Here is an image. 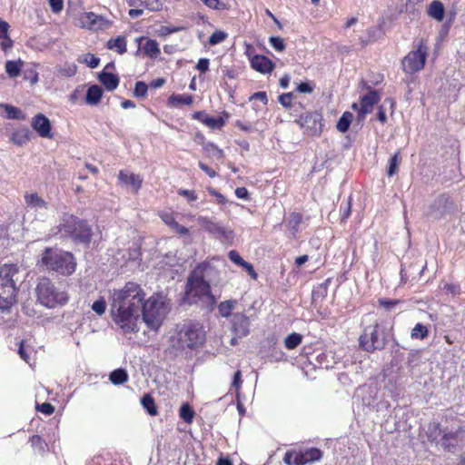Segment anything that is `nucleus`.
<instances>
[{
	"mask_svg": "<svg viewBox=\"0 0 465 465\" xmlns=\"http://www.w3.org/2000/svg\"><path fill=\"white\" fill-rule=\"evenodd\" d=\"M193 103V97L189 94H173L169 96L167 104L169 106L191 105Z\"/></svg>",
	"mask_w": 465,
	"mask_h": 465,
	"instance_id": "obj_22",
	"label": "nucleus"
},
{
	"mask_svg": "<svg viewBox=\"0 0 465 465\" xmlns=\"http://www.w3.org/2000/svg\"><path fill=\"white\" fill-rule=\"evenodd\" d=\"M9 25L5 21H0V39H8Z\"/></svg>",
	"mask_w": 465,
	"mask_h": 465,
	"instance_id": "obj_64",
	"label": "nucleus"
},
{
	"mask_svg": "<svg viewBox=\"0 0 465 465\" xmlns=\"http://www.w3.org/2000/svg\"><path fill=\"white\" fill-rule=\"evenodd\" d=\"M32 128L42 138L53 139L52 124L50 120L42 113L35 114L31 121Z\"/></svg>",
	"mask_w": 465,
	"mask_h": 465,
	"instance_id": "obj_15",
	"label": "nucleus"
},
{
	"mask_svg": "<svg viewBox=\"0 0 465 465\" xmlns=\"http://www.w3.org/2000/svg\"><path fill=\"white\" fill-rule=\"evenodd\" d=\"M23 62L8 60L5 63V72L10 77H17L21 74Z\"/></svg>",
	"mask_w": 465,
	"mask_h": 465,
	"instance_id": "obj_40",
	"label": "nucleus"
},
{
	"mask_svg": "<svg viewBox=\"0 0 465 465\" xmlns=\"http://www.w3.org/2000/svg\"><path fill=\"white\" fill-rule=\"evenodd\" d=\"M18 354L25 362L30 363V356L25 348V341H21L19 343Z\"/></svg>",
	"mask_w": 465,
	"mask_h": 465,
	"instance_id": "obj_60",
	"label": "nucleus"
},
{
	"mask_svg": "<svg viewBox=\"0 0 465 465\" xmlns=\"http://www.w3.org/2000/svg\"><path fill=\"white\" fill-rule=\"evenodd\" d=\"M35 291L40 303L47 308L64 306L69 301L68 293L57 288L47 277L39 280Z\"/></svg>",
	"mask_w": 465,
	"mask_h": 465,
	"instance_id": "obj_6",
	"label": "nucleus"
},
{
	"mask_svg": "<svg viewBox=\"0 0 465 465\" xmlns=\"http://www.w3.org/2000/svg\"><path fill=\"white\" fill-rule=\"evenodd\" d=\"M237 304L236 300H227L224 302H221L218 305V312L220 315L223 318H228L230 316L232 317V311L234 310Z\"/></svg>",
	"mask_w": 465,
	"mask_h": 465,
	"instance_id": "obj_31",
	"label": "nucleus"
},
{
	"mask_svg": "<svg viewBox=\"0 0 465 465\" xmlns=\"http://www.w3.org/2000/svg\"><path fill=\"white\" fill-rule=\"evenodd\" d=\"M148 86L144 82L139 81L135 84L134 94L137 97H144L147 94Z\"/></svg>",
	"mask_w": 465,
	"mask_h": 465,
	"instance_id": "obj_49",
	"label": "nucleus"
},
{
	"mask_svg": "<svg viewBox=\"0 0 465 465\" xmlns=\"http://www.w3.org/2000/svg\"><path fill=\"white\" fill-rule=\"evenodd\" d=\"M427 14L438 22H441L444 18L445 8L440 0H433L428 6Z\"/></svg>",
	"mask_w": 465,
	"mask_h": 465,
	"instance_id": "obj_23",
	"label": "nucleus"
},
{
	"mask_svg": "<svg viewBox=\"0 0 465 465\" xmlns=\"http://www.w3.org/2000/svg\"><path fill=\"white\" fill-rule=\"evenodd\" d=\"M118 179L125 185H130L134 193H138L143 184V179L139 174L121 170L118 173Z\"/></svg>",
	"mask_w": 465,
	"mask_h": 465,
	"instance_id": "obj_19",
	"label": "nucleus"
},
{
	"mask_svg": "<svg viewBox=\"0 0 465 465\" xmlns=\"http://www.w3.org/2000/svg\"><path fill=\"white\" fill-rule=\"evenodd\" d=\"M229 116L230 114L226 112H223V115L218 117L210 116L208 114L203 117V124L211 129H222L225 125Z\"/></svg>",
	"mask_w": 465,
	"mask_h": 465,
	"instance_id": "obj_24",
	"label": "nucleus"
},
{
	"mask_svg": "<svg viewBox=\"0 0 465 465\" xmlns=\"http://www.w3.org/2000/svg\"><path fill=\"white\" fill-rule=\"evenodd\" d=\"M378 302H379L380 306H381L384 309L389 311L391 308H393L394 306L400 304L401 301L397 300V299L391 300V299H387V298H381L378 300Z\"/></svg>",
	"mask_w": 465,
	"mask_h": 465,
	"instance_id": "obj_50",
	"label": "nucleus"
},
{
	"mask_svg": "<svg viewBox=\"0 0 465 465\" xmlns=\"http://www.w3.org/2000/svg\"><path fill=\"white\" fill-rule=\"evenodd\" d=\"M99 81L108 91L116 89L119 84V77L107 72H103L99 74Z\"/></svg>",
	"mask_w": 465,
	"mask_h": 465,
	"instance_id": "obj_25",
	"label": "nucleus"
},
{
	"mask_svg": "<svg viewBox=\"0 0 465 465\" xmlns=\"http://www.w3.org/2000/svg\"><path fill=\"white\" fill-rule=\"evenodd\" d=\"M327 295V286L325 284H320L317 287L313 288L312 292V304L315 303L318 300L322 301Z\"/></svg>",
	"mask_w": 465,
	"mask_h": 465,
	"instance_id": "obj_43",
	"label": "nucleus"
},
{
	"mask_svg": "<svg viewBox=\"0 0 465 465\" xmlns=\"http://www.w3.org/2000/svg\"><path fill=\"white\" fill-rule=\"evenodd\" d=\"M106 46L110 50H115L119 54H124L127 51V42L124 36L109 39Z\"/></svg>",
	"mask_w": 465,
	"mask_h": 465,
	"instance_id": "obj_28",
	"label": "nucleus"
},
{
	"mask_svg": "<svg viewBox=\"0 0 465 465\" xmlns=\"http://www.w3.org/2000/svg\"><path fill=\"white\" fill-rule=\"evenodd\" d=\"M38 411L47 416L52 415L54 412V407L49 402H44L36 406Z\"/></svg>",
	"mask_w": 465,
	"mask_h": 465,
	"instance_id": "obj_52",
	"label": "nucleus"
},
{
	"mask_svg": "<svg viewBox=\"0 0 465 465\" xmlns=\"http://www.w3.org/2000/svg\"><path fill=\"white\" fill-rule=\"evenodd\" d=\"M91 68H96L99 65L100 59L92 54H87L84 60Z\"/></svg>",
	"mask_w": 465,
	"mask_h": 465,
	"instance_id": "obj_58",
	"label": "nucleus"
},
{
	"mask_svg": "<svg viewBox=\"0 0 465 465\" xmlns=\"http://www.w3.org/2000/svg\"><path fill=\"white\" fill-rule=\"evenodd\" d=\"M92 310L95 312L98 315H103L106 310V302L101 297L99 300L95 301L92 304Z\"/></svg>",
	"mask_w": 465,
	"mask_h": 465,
	"instance_id": "obj_46",
	"label": "nucleus"
},
{
	"mask_svg": "<svg viewBox=\"0 0 465 465\" xmlns=\"http://www.w3.org/2000/svg\"><path fill=\"white\" fill-rule=\"evenodd\" d=\"M227 36L228 35L225 32L217 30L211 35L208 42L211 45H215L223 42Z\"/></svg>",
	"mask_w": 465,
	"mask_h": 465,
	"instance_id": "obj_44",
	"label": "nucleus"
},
{
	"mask_svg": "<svg viewBox=\"0 0 465 465\" xmlns=\"http://www.w3.org/2000/svg\"><path fill=\"white\" fill-rule=\"evenodd\" d=\"M386 343L385 331L377 320L365 326L359 338L360 347L367 352L381 351L385 347Z\"/></svg>",
	"mask_w": 465,
	"mask_h": 465,
	"instance_id": "obj_8",
	"label": "nucleus"
},
{
	"mask_svg": "<svg viewBox=\"0 0 465 465\" xmlns=\"http://www.w3.org/2000/svg\"><path fill=\"white\" fill-rule=\"evenodd\" d=\"M242 267L246 271L252 279L257 280L258 273L254 270V267L252 263L245 262Z\"/></svg>",
	"mask_w": 465,
	"mask_h": 465,
	"instance_id": "obj_61",
	"label": "nucleus"
},
{
	"mask_svg": "<svg viewBox=\"0 0 465 465\" xmlns=\"http://www.w3.org/2000/svg\"><path fill=\"white\" fill-rule=\"evenodd\" d=\"M293 93H285L279 96V103L285 108L289 109L292 106Z\"/></svg>",
	"mask_w": 465,
	"mask_h": 465,
	"instance_id": "obj_47",
	"label": "nucleus"
},
{
	"mask_svg": "<svg viewBox=\"0 0 465 465\" xmlns=\"http://www.w3.org/2000/svg\"><path fill=\"white\" fill-rule=\"evenodd\" d=\"M1 108H4L5 112L6 113V118L10 120H25L26 115L25 114L19 109L18 107H15L11 104H1Z\"/></svg>",
	"mask_w": 465,
	"mask_h": 465,
	"instance_id": "obj_29",
	"label": "nucleus"
},
{
	"mask_svg": "<svg viewBox=\"0 0 465 465\" xmlns=\"http://www.w3.org/2000/svg\"><path fill=\"white\" fill-rule=\"evenodd\" d=\"M57 229L62 236L70 238L75 243H81L86 247L91 243L93 230L86 220L65 213L61 217Z\"/></svg>",
	"mask_w": 465,
	"mask_h": 465,
	"instance_id": "obj_4",
	"label": "nucleus"
},
{
	"mask_svg": "<svg viewBox=\"0 0 465 465\" xmlns=\"http://www.w3.org/2000/svg\"><path fill=\"white\" fill-rule=\"evenodd\" d=\"M207 192L216 197V203L220 205H223L226 203V198L224 197L223 194H222L220 192H218L217 190H215L214 188L213 187H208L207 188Z\"/></svg>",
	"mask_w": 465,
	"mask_h": 465,
	"instance_id": "obj_53",
	"label": "nucleus"
},
{
	"mask_svg": "<svg viewBox=\"0 0 465 465\" xmlns=\"http://www.w3.org/2000/svg\"><path fill=\"white\" fill-rule=\"evenodd\" d=\"M145 297L144 289L135 282H127L124 287L113 291L110 314L113 322L124 333L138 332L140 310Z\"/></svg>",
	"mask_w": 465,
	"mask_h": 465,
	"instance_id": "obj_1",
	"label": "nucleus"
},
{
	"mask_svg": "<svg viewBox=\"0 0 465 465\" xmlns=\"http://www.w3.org/2000/svg\"><path fill=\"white\" fill-rule=\"evenodd\" d=\"M296 90L302 94H311L313 91V86L309 83H301L298 84Z\"/></svg>",
	"mask_w": 465,
	"mask_h": 465,
	"instance_id": "obj_63",
	"label": "nucleus"
},
{
	"mask_svg": "<svg viewBox=\"0 0 465 465\" xmlns=\"http://www.w3.org/2000/svg\"><path fill=\"white\" fill-rule=\"evenodd\" d=\"M32 133L28 128L15 130L11 136V142L16 145H24L31 140Z\"/></svg>",
	"mask_w": 465,
	"mask_h": 465,
	"instance_id": "obj_26",
	"label": "nucleus"
},
{
	"mask_svg": "<svg viewBox=\"0 0 465 465\" xmlns=\"http://www.w3.org/2000/svg\"><path fill=\"white\" fill-rule=\"evenodd\" d=\"M82 21L84 25L90 29H93L96 25L100 27L105 22V19L103 16L94 14V12H86L83 15Z\"/></svg>",
	"mask_w": 465,
	"mask_h": 465,
	"instance_id": "obj_27",
	"label": "nucleus"
},
{
	"mask_svg": "<svg viewBox=\"0 0 465 465\" xmlns=\"http://www.w3.org/2000/svg\"><path fill=\"white\" fill-rule=\"evenodd\" d=\"M381 100L378 91L370 89V91L360 97V103H353L351 109L357 111V118L359 121L365 119L366 115L372 112L373 107Z\"/></svg>",
	"mask_w": 465,
	"mask_h": 465,
	"instance_id": "obj_13",
	"label": "nucleus"
},
{
	"mask_svg": "<svg viewBox=\"0 0 465 465\" xmlns=\"http://www.w3.org/2000/svg\"><path fill=\"white\" fill-rule=\"evenodd\" d=\"M136 40L139 45H141L143 40H145V43L142 46V50L146 56L155 59L160 54L161 50L156 40L145 37H139Z\"/></svg>",
	"mask_w": 465,
	"mask_h": 465,
	"instance_id": "obj_20",
	"label": "nucleus"
},
{
	"mask_svg": "<svg viewBox=\"0 0 465 465\" xmlns=\"http://www.w3.org/2000/svg\"><path fill=\"white\" fill-rule=\"evenodd\" d=\"M210 262L203 261L198 263L190 272L185 285V298L192 303L197 299L211 297V285L204 278L209 271L213 270Z\"/></svg>",
	"mask_w": 465,
	"mask_h": 465,
	"instance_id": "obj_3",
	"label": "nucleus"
},
{
	"mask_svg": "<svg viewBox=\"0 0 465 465\" xmlns=\"http://www.w3.org/2000/svg\"><path fill=\"white\" fill-rule=\"evenodd\" d=\"M429 55V46L424 39L414 44V49L410 51L401 60V69L406 74H414L421 71L426 64Z\"/></svg>",
	"mask_w": 465,
	"mask_h": 465,
	"instance_id": "obj_9",
	"label": "nucleus"
},
{
	"mask_svg": "<svg viewBox=\"0 0 465 465\" xmlns=\"http://www.w3.org/2000/svg\"><path fill=\"white\" fill-rule=\"evenodd\" d=\"M323 452L318 448H307L305 450H289L283 456L286 465H305L320 460Z\"/></svg>",
	"mask_w": 465,
	"mask_h": 465,
	"instance_id": "obj_11",
	"label": "nucleus"
},
{
	"mask_svg": "<svg viewBox=\"0 0 465 465\" xmlns=\"http://www.w3.org/2000/svg\"><path fill=\"white\" fill-rule=\"evenodd\" d=\"M232 331L238 338L245 337L250 332V320L249 317L244 313L236 312L233 313L231 320Z\"/></svg>",
	"mask_w": 465,
	"mask_h": 465,
	"instance_id": "obj_16",
	"label": "nucleus"
},
{
	"mask_svg": "<svg viewBox=\"0 0 465 465\" xmlns=\"http://www.w3.org/2000/svg\"><path fill=\"white\" fill-rule=\"evenodd\" d=\"M198 165L200 169L203 171L209 177L214 178L217 176V172L213 168L209 167L206 163L199 162Z\"/></svg>",
	"mask_w": 465,
	"mask_h": 465,
	"instance_id": "obj_59",
	"label": "nucleus"
},
{
	"mask_svg": "<svg viewBox=\"0 0 465 465\" xmlns=\"http://www.w3.org/2000/svg\"><path fill=\"white\" fill-rule=\"evenodd\" d=\"M109 380L114 385L124 384L128 381V373L124 369H116L110 373Z\"/></svg>",
	"mask_w": 465,
	"mask_h": 465,
	"instance_id": "obj_35",
	"label": "nucleus"
},
{
	"mask_svg": "<svg viewBox=\"0 0 465 465\" xmlns=\"http://www.w3.org/2000/svg\"><path fill=\"white\" fill-rule=\"evenodd\" d=\"M210 61L208 58H200L196 64V69L202 73L205 74L209 70Z\"/></svg>",
	"mask_w": 465,
	"mask_h": 465,
	"instance_id": "obj_56",
	"label": "nucleus"
},
{
	"mask_svg": "<svg viewBox=\"0 0 465 465\" xmlns=\"http://www.w3.org/2000/svg\"><path fill=\"white\" fill-rule=\"evenodd\" d=\"M269 42L276 51L282 52L285 49L284 41L280 36H272L270 37Z\"/></svg>",
	"mask_w": 465,
	"mask_h": 465,
	"instance_id": "obj_48",
	"label": "nucleus"
},
{
	"mask_svg": "<svg viewBox=\"0 0 465 465\" xmlns=\"http://www.w3.org/2000/svg\"><path fill=\"white\" fill-rule=\"evenodd\" d=\"M38 264L63 276L72 275L77 266L76 259L72 252L52 247H45L43 250Z\"/></svg>",
	"mask_w": 465,
	"mask_h": 465,
	"instance_id": "obj_2",
	"label": "nucleus"
},
{
	"mask_svg": "<svg viewBox=\"0 0 465 465\" xmlns=\"http://www.w3.org/2000/svg\"><path fill=\"white\" fill-rule=\"evenodd\" d=\"M251 66L261 74H270L275 65L271 59L262 54H255L250 61Z\"/></svg>",
	"mask_w": 465,
	"mask_h": 465,
	"instance_id": "obj_17",
	"label": "nucleus"
},
{
	"mask_svg": "<svg viewBox=\"0 0 465 465\" xmlns=\"http://www.w3.org/2000/svg\"><path fill=\"white\" fill-rule=\"evenodd\" d=\"M429 335V330L427 326L422 323H417L411 330V337L412 339L423 340Z\"/></svg>",
	"mask_w": 465,
	"mask_h": 465,
	"instance_id": "obj_42",
	"label": "nucleus"
},
{
	"mask_svg": "<svg viewBox=\"0 0 465 465\" xmlns=\"http://www.w3.org/2000/svg\"><path fill=\"white\" fill-rule=\"evenodd\" d=\"M401 162V152L397 151L390 159L388 163L387 174L391 177L399 171V166Z\"/></svg>",
	"mask_w": 465,
	"mask_h": 465,
	"instance_id": "obj_39",
	"label": "nucleus"
},
{
	"mask_svg": "<svg viewBox=\"0 0 465 465\" xmlns=\"http://www.w3.org/2000/svg\"><path fill=\"white\" fill-rule=\"evenodd\" d=\"M130 6L145 8L150 11H160L163 3L160 0H126Z\"/></svg>",
	"mask_w": 465,
	"mask_h": 465,
	"instance_id": "obj_21",
	"label": "nucleus"
},
{
	"mask_svg": "<svg viewBox=\"0 0 465 465\" xmlns=\"http://www.w3.org/2000/svg\"><path fill=\"white\" fill-rule=\"evenodd\" d=\"M49 5L54 13H60L64 8L63 0H49Z\"/></svg>",
	"mask_w": 465,
	"mask_h": 465,
	"instance_id": "obj_62",
	"label": "nucleus"
},
{
	"mask_svg": "<svg viewBox=\"0 0 465 465\" xmlns=\"http://www.w3.org/2000/svg\"><path fill=\"white\" fill-rule=\"evenodd\" d=\"M179 341L190 349L202 346L205 341V331L199 322L189 321L179 331Z\"/></svg>",
	"mask_w": 465,
	"mask_h": 465,
	"instance_id": "obj_10",
	"label": "nucleus"
},
{
	"mask_svg": "<svg viewBox=\"0 0 465 465\" xmlns=\"http://www.w3.org/2000/svg\"><path fill=\"white\" fill-rule=\"evenodd\" d=\"M303 134L309 136H320L323 131V117L318 111H308L295 120Z\"/></svg>",
	"mask_w": 465,
	"mask_h": 465,
	"instance_id": "obj_12",
	"label": "nucleus"
},
{
	"mask_svg": "<svg viewBox=\"0 0 465 465\" xmlns=\"http://www.w3.org/2000/svg\"><path fill=\"white\" fill-rule=\"evenodd\" d=\"M302 341V335L297 332L289 334L284 339V346L287 350L296 349Z\"/></svg>",
	"mask_w": 465,
	"mask_h": 465,
	"instance_id": "obj_41",
	"label": "nucleus"
},
{
	"mask_svg": "<svg viewBox=\"0 0 465 465\" xmlns=\"http://www.w3.org/2000/svg\"><path fill=\"white\" fill-rule=\"evenodd\" d=\"M140 312H142L143 321L147 327L151 330L158 331L165 317L163 296L158 292H154L148 299L145 297Z\"/></svg>",
	"mask_w": 465,
	"mask_h": 465,
	"instance_id": "obj_5",
	"label": "nucleus"
},
{
	"mask_svg": "<svg viewBox=\"0 0 465 465\" xmlns=\"http://www.w3.org/2000/svg\"><path fill=\"white\" fill-rule=\"evenodd\" d=\"M159 217L177 234L181 236L189 235V229L177 223L173 213L161 212L159 213Z\"/></svg>",
	"mask_w": 465,
	"mask_h": 465,
	"instance_id": "obj_18",
	"label": "nucleus"
},
{
	"mask_svg": "<svg viewBox=\"0 0 465 465\" xmlns=\"http://www.w3.org/2000/svg\"><path fill=\"white\" fill-rule=\"evenodd\" d=\"M18 271L15 264L0 267V309H8L16 302L17 288L14 276Z\"/></svg>",
	"mask_w": 465,
	"mask_h": 465,
	"instance_id": "obj_7",
	"label": "nucleus"
},
{
	"mask_svg": "<svg viewBox=\"0 0 465 465\" xmlns=\"http://www.w3.org/2000/svg\"><path fill=\"white\" fill-rule=\"evenodd\" d=\"M25 203L32 208H46L47 203L36 193L25 195Z\"/></svg>",
	"mask_w": 465,
	"mask_h": 465,
	"instance_id": "obj_33",
	"label": "nucleus"
},
{
	"mask_svg": "<svg viewBox=\"0 0 465 465\" xmlns=\"http://www.w3.org/2000/svg\"><path fill=\"white\" fill-rule=\"evenodd\" d=\"M29 442L31 443L34 450L40 454H44L48 449L46 441L39 435H33L30 437Z\"/></svg>",
	"mask_w": 465,
	"mask_h": 465,
	"instance_id": "obj_38",
	"label": "nucleus"
},
{
	"mask_svg": "<svg viewBox=\"0 0 465 465\" xmlns=\"http://www.w3.org/2000/svg\"><path fill=\"white\" fill-rule=\"evenodd\" d=\"M195 411L188 402L182 404L179 410L180 418L186 423L191 424L193 421Z\"/></svg>",
	"mask_w": 465,
	"mask_h": 465,
	"instance_id": "obj_36",
	"label": "nucleus"
},
{
	"mask_svg": "<svg viewBox=\"0 0 465 465\" xmlns=\"http://www.w3.org/2000/svg\"><path fill=\"white\" fill-rule=\"evenodd\" d=\"M460 431H462L461 428H459L457 431L444 432L441 437L442 445L448 446L450 440H457Z\"/></svg>",
	"mask_w": 465,
	"mask_h": 465,
	"instance_id": "obj_51",
	"label": "nucleus"
},
{
	"mask_svg": "<svg viewBox=\"0 0 465 465\" xmlns=\"http://www.w3.org/2000/svg\"><path fill=\"white\" fill-rule=\"evenodd\" d=\"M229 259L235 264L239 266H242L245 261L242 258V256L239 254V252L235 250H232L228 253Z\"/></svg>",
	"mask_w": 465,
	"mask_h": 465,
	"instance_id": "obj_54",
	"label": "nucleus"
},
{
	"mask_svg": "<svg viewBox=\"0 0 465 465\" xmlns=\"http://www.w3.org/2000/svg\"><path fill=\"white\" fill-rule=\"evenodd\" d=\"M103 96V90L102 88L97 85L94 84L90 86L87 90L85 100L86 103L92 105L97 104Z\"/></svg>",
	"mask_w": 465,
	"mask_h": 465,
	"instance_id": "obj_30",
	"label": "nucleus"
},
{
	"mask_svg": "<svg viewBox=\"0 0 465 465\" xmlns=\"http://www.w3.org/2000/svg\"><path fill=\"white\" fill-rule=\"evenodd\" d=\"M302 215L300 213H292L290 216V224L293 229H298L299 225L302 223Z\"/></svg>",
	"mask_w": 465,
	"mask_h": 465,
	"instance_id": "obj_55",
	"label": "nucleus"
},
{
	"mask_svg": "<svg viewBox=\"0 0 465 465\" xmlns=\"http://www.w3.org/2000/svg\"><path fill=\"white\" fill-rule=\"evenodd\" d=\"M203 152L210 157H213L216 160H223L224 158V153L215 143L208 142L203 148Z\"/></svg>",
	"mask_w": 465,
	"mask_h": 465,
	"instance_id": "obj_34",
	"label": "nucleus"
},
{
	"mask_svg": "<svg viewBox=\"0 0 465 465\" xmlns=\"http://www.w3.org/2000/svg\"><path fill=\"white\" fill-rule=\"evenodd\" d=\"M352 120L353 114L349 111L344 112L337 122V130L342 134L346 133L349 130Z\"/></svg>",
	"mask_w": 465,
	"mask_h": 465,
	"instance_id": "obj_32",
	"label": "nucleus"
},
{
	"mask_svg": "<svg viewBox=\"0 0 465 465\" xmlns=\"http://www.w3.org/2000/svg\"><path fill=\"white\" fill-rule=\"evenodd\" d=\"M200 224L203 229L219 239L231 240L233 238L232 231H229L208 217H201Z\"/></svg>",
	"mask_w": 465,
	"mask_h": 465,
	"instance_id": "obj_14",
	"label": "nucleus"
},
{
	"mask_svg": "<svg viewBox=\"0 0 465 465\" xmlns=\"http://www.w3.org/2000/svg\"><path fill=\"white\" fill-rule=\"evenodd\" d=\"M249 100H260L264 105L268 104L267 94L264 91H259L254 93L252 95L250 96Z\"/></svg>",
	"mask_w": 465,
	"mask_h": 465,
	"instance_id": "obj_57",
	"label": "nucleus"
},
{
	"mask_svg": "<svg viewBox=\"0 0 465 465\" xmlns=\"http://www.w3.org/2000/svg\"><path fill=\"white\" fill-rule=\"evenodd\" d=\"M141 403L149 415L155 416L158 414V409L155 405L154 399L149 393L143 396Z\"/></svg>",
	"mask_w": 465,
	"mask_h": 465,
	"instance_id": "obj_37",
	"label": "nucleus"
},
{
	"mask_svg": "<svg viewBox=\"0 0 465 465\" xmlns=\"http://www.w3.org/2000/svg\"><path fill=\"white\" fill-rule=\"evenodd\" d=\"M177 193L180 196L185 197L189 203H193L198 199L197 193L193 190L179 189Z\"/></svg>",
	"mask_w": 465,
	"mask_h": 465,
	"instance_id": "obj_45",
	"label": "nucleus"
}]
</instances>
